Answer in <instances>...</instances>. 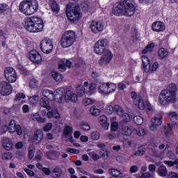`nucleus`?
<instances>
[{
	"instance_id": "obj_16",
	"label": "nucleus",
	"mask_w": 178,
	"mask_h": 178,
	"mask_svg": "<svg viewBox=\"0 0 178 178\" xmlns=\"http://www.w3.org/2000/svg\"><path fill=\"white\" fill-rule=\"evenodd\" d=\"M29 59L33 63H37L38 65L42 62V57H41V54L38 53L36 50H31L29 52Z\"/></svg>"
},
{
	"instance_id": "obj_5",
	"label": "nucleus",
	"mask_w": 178,
	"mask_h": 178,
	"mask_svg": "<svg viewBox=\"0 0 178 178\" xmlns=\"http://www.w3.org/2000/svg\"><path fill=\"white\" fill-rule=\"evenodd\" d=\"M38 10V1L37 0H25L19 4V11L26 16H31Z\"/></svg>"
},
{
	"instance_id": "obj_38",
	"label": "nucleus",
	"mask_w": 178,
	"mask_h": 178,
	"mask_svg": "<svg viewBox=\"0 0 178 178\" xmlns=\"http://www.w3.org/2000/svg\"><path fill=\"white\" fill-rule=\"evenodd\" d=\"M29 101L31 105H37V104H38V101H40V96L35 95L29 97Z\"/></svg>"
},
{
	"instance_id": "obj_1",
	"label": "nucleus",
	"mask_w": 178,
	"mask_h": 178,
	"mask_svg": "<svg viewBox=\"0 0 178 178\" xmlns=\"http://www.w3.org/2000/svg\"><path fill=\"white\" fill-rule=\"evenodd\" d=\"M106 47H108V40L106 39H100L95 44L94 52L97 55H102L99 60V66H108L113 58V54L111 50L106 49Z\"/></svg>"
},
{
	"instance_id": "obj_47",
	"label": "nucleus",
	"mask_w": 178,
	"mask_h": 178,
	"mask_svg": "<svg viewBox=\"0 0 178 178\" xmlns=\"http://www.w3.org/2000/svg\"><path fill=\"white\" fill-rule=\"evenodd\" d=\"M35 152V147L34 145H31L29 146V159H33L34 158V154Z\"/></svg>"
},
{
	"instance_id": "obj_3",
	"label": "nucleus",
	"mask_w": 178,
	"mask_h": 178,
	"mask_svg": "<svg viewBox=\"0 0 178 178\" xmlns=\"http://www.w3.org/2000/svg\"><path fill=\"white\" fill-rule=\"evenodd\" d=\"M177 86L175 83H170L168 89L163 90L160 95L159 102L161 105H168V104H175L177 99Z\"/></svg>"
},
{
	"instance_id": "obj_60",
	"label": "nucleus",
	"mask_w": 178,
	"mask_h": 178,
	"mask_svg": "<svg viewBox=\"0 0 178 178\" xmlns=\"http://www.w3.org/2000/svg\"><path fill=\"white\" fill-rule=\"evenodd\" d=\"M24 98H26V95L24 93H19L16 95L15 99V101H20V99H24Z\"/></svg>"
},
{
	"instance_id": "obj_44",
	"label": "nucleus",
	"mask_w": 178,
	"mask_h": 178,
	"mask_svg": "<svg viewBox=\"0 0 178 178\" xmlns=\"http://www.w3.org/2000/svg\"><path fill=\"white\" fill-rule=\"evenodd\" d=\"M9 10V6L6 3H0V15H5Z\"/></svg>"
},
{
	"instance_id": "obj_45",
	"label": "nucleus",
	"mask_w": 178,
	"mask_h": 178,
	"mask_svg": "<svg viewBox=\"0 0 178 178\" xmlns=\"http://www.w3.org/2000/svg\"><path fill=\"white\" fill-rule=\"evenodd\" d=\"M117 88L116 84L113 83H107V90L108 94H111V92H113Z\"/></svg>"
},
{
	"instance_id": "obj_36",
	"label": "nucleus",
	"mask_w": 178,
	"mask_h": 178,
	"mask_svg": "<svg viewBox=\"0 0 178 178\" xmlns=\"http://www.w3.org/2000/svg\"><path fill=\"white\" fill-rule=\"evenodd\" d=\"M13 158V154L10 152H3L1 154V159L3 161H10Z\"/></svg>"
},
{
	"instance_id": "obj_28",
	"label": "nucleus",
	"mask_w": 178,
	"mask_h": 178,
	"mask_svg": "<svg viewBox=\"0 0 178 178\" xmlns=\"http://www.w3.org/2000/svg\"><path fill=\"white\" fill-rule=\"evenodd\" d=\"M158 175L161 177H166L168 176V169L165 165H161L157 170Z\"/></svg>"
},
{
	"instance_id": "obj_2",
	"label": "nucleus",
	"mask_w": 178,
	"mask_h": 178,
	"mask_svg": "<svg viewBox=\"0 0 178 178\" xmlns=\"http://www.w3.org/2000/svg\"><path fill=\"white\" fill-rule=\"evenodd\" d=\"M134 12H136V7L133 0L121 1L113 8V13L115 16L131 17L134 15Z\"/></svg>"
},
{
	"instance_id": "obj_42",
	"label": "nucleus",
	"mask_w": 178,
	"mask_h": 178,
	"mask_svg": "<svg viewBox=\"0 0 178 178\" xmlns=\"http://www.w3.org/2000/svg\"><path fill=\"white\" fill-rule=\"evenodd\" d=\"M170 131H172V124H168L167 126L164 127L161 131V133L165 134V136H169Z\"/></svg>"
},
{
	"instance_id": "obj_19",
	"label": "nucleus",
	"mask_w": 178,
	"mask_h": 178,
	"mask_svg": "<svg viewBox=\"0 0 178 178\" xmlns=\"http://www.w3.org/2000/svg\"><path fill=\"white\" fill-rule=\"evenodd\" d=\"M3 148L6 151H11L13 149V142L9 138H4L2 140Z\"/></svg>"
},
{
	"instance_id": "obj_22",
	"label": "nucleus",
	"mask_w": 178,
	"mask_h": 178,
	"mask_svg": "<svg viewBox=\"0 0 178 178\" xmlns=\"http://www.w3.org/2000/svg\"><path fill=\"white\" fill-rule=\"evenodd\" d=\"M99 122L101 126H102V127H104L105 130H108V129H109V123H108L106 116L100 115L99 117Z\"/></svg>"
},
{
	"instance_id": "obj_29",
	"label": "nucleus",
	"mask_w": 178,
	"mask_h": 178,
	"mask_svg": "<svg viewBox=\"0 0 178 178\" xmlns=\"http://www.w3.org/2000/svg\"><path fill=\"white\" fill-rule=\"evenodd\" d=\"M158 55L160 59H165V58H168L169 56V51L165 48H161L158 51Z\"/></svg>"
},
{
	"instance_id": "obj_64",
	"label": "nucleus",
	"mask_w": 178,
	"mask_h": 178,
	"mask_svg": "<svg viewBox=\"0 0 178 178\" xmlns=\"http://www.w3.org/2000/svg\"><path fill=\"white\" fill-rule=\"evenodd\" d=\"M168 178H178V174L175 172H171L168 175Z\"/></svg>"
},
{
	"instance_id": "obj_33",
	"label": "nucleus",
	"mask_w": 178,
	"mask_h": 178,
	"mask_svg": "<svg viewBox=\"0 0 178 178\" xmlns=\"http://www.w3.org/2000/svg\"><path fill=\"white\" fill-rule=\"evenodd\" d=\"M32 119L34 122H38V123H45V118H41L40 113H36L32 115Z\"/></svg>"
},
{
	"instance_id": "obj_53",
	"label": "nucleus",
	"mask_w": 178,
	"mask_h": 178,
	"mask_svg": "<svg viewBox=\"0 0 178 178\" xmlns=\"http://www.w3.org/2000/svg\"><path fill=\"white\" fill-rule=\"evenodd\" d=\"M80 127L82 130H84V131H88L90 130V124L87 122H82L80 125Z\"/></svg>"
},
{
	"instance_id": "obj_50",
	"label": "nucleus",
	"mask_w": 178,
	"mask_h": 178,
	"mask_svg": "<svg viewBox=\"0 0 178 178\" xmlns=\"http://www.w3.org/2000/svg\"><path fill=\"white\" fill-rule=\"evenodd\" d=\"M131 38L134 42H136L138 40V32L137 30L134 29L131 32Z\"/></svg>"
},
{
	"instance_id": "obj_35",
	"label": "nucleus",
	"mask_w": 178,
	"mask_h": 178,
	"mask_svg": "<svg viewBox=\"0 0 178 178\" xmlns=\"http://www.w3.org/2000/svg\"><path fill=\"white\" fill-rule=\"evenodd\" d=\"M134 131V129L130 128V127H122V133L124 136H131V133Z\"/></svg>"
},
{
	"instance_id": "obj_6",
	"label": "nucleus",
	"mask_w": 178,
	"mask_h": 178,
	"mask_svg": "<svg viewBox=\"0 0 178 178\" xmlns=\"http://www.w3.org/2000/svg\"><path fill=\"white\" fill-rule=\"evenodd\" d=\"M65 95V88H57L54 92L48 90L44 89L42 91L43 97L47 98L49 101H56L58 104L63 103V95Z\"/></svg>"
},
{
	"instance_id": "obj_27",
	"label": "nucleus",
	"mask_w": 178,
	"mask_h": 178,
	"mask_svg": "<svg viewBox=\"0 0 178 178\" xmlns=\"http://www.w3.org/2000/svg\"><path fill=\"white\" fill-rule=\"evenodd\" d=\"M49 4L51 8L52 12L56 14L59 13V10H60L59 4H58V3L55 1V0H50Z\"/></svg>"
},
{
	"instance_id": "obj_17",
	"label": "nucleus",
	"mask_w": 178,
	"mask_h": 178,
	"mask_svg": "<svg viewBox=\"0 0 178 178\" xmlns=\"http://www.w3.org/2000/svg\"><path fill=\"white\" fill-rule=\"evenodd\" d=\"M152 29L153 31H156V33H161L162 31H165L166 26L165 25V23L161 21H157L152 24Z\"/></svg>"
},
{
	"instance_id": "obj_8",
	"label": "nucleus",
	"mask_w": 178,
	"mask_h": 178,
	"mask_svg": "<svg viewBox=\"0 0 178 178\" xmlns=\"http://www.w3.org/2000/svg\"><path fill=\"white\" fill-rule=\"evenodd\" d=\"M76 38H77L76 32L73 31H65L61 37V47L63 48H69V47H72V45L76 42Z\"/></svg>"
},
{
	"instance_id": "obj_24",
	"label": "nucleus",
	"mask_w": 178,
	"mask_h": 178,
	"mask_svg": "<svg viewBox=\"0 0 178 178\" xmlns=\"http://www.w3.org/2000/svg\"><path fill=\"white\" fill-rule=\"evenodd\" d=\"M142 62L144 72H145V73H148V65H149V58L146 55H143Z\"/></svg>"
},
{
	"instance_id": "obj_23",
	"label": "nucleus",
	"mask_w": 178,
	"mask_h": 178,
	"mask_svg": "<svg viewBox=\"0 0 178 178\" xmlns=\"http://www.w3.org/2000/svg\"><path fill=\"white\" fill-rule=\"evenodd\" d=\"M52 177L54 178H59L63 175V171L62 170V168L59 166H56L51 172Z\"/></svg>"
},
{
	"instance_id": "obj_13",
	"label": "nucleus",
	"mask_w": 178,
	"mask_h": 178,
	"mask_svg": "<svg viewBox=\"0 0 178 178\" xmlns=\"http://www.w3.org/2000/svg\"><path fill=\"white\" fill-rule=\"evenodd\" d=\"M90 28L92 33H95V34H98V33L104 31L105 24L101 22L92 21L90 25Z\"/></svg>"
},
{
	"instance_id": "obj_49",
	"label": "nucleus",
	"mask_w": 178,
	"mask_h": 178,
	"mask_svg": "<svg viewBox=\"0 0 178 178\" xmlns=\"http://www.w3.org/2000/svg\"><path fill=\"white\" fill-rule=\"evenodd\" d=\"M88 155L93 161H98V159L101 158V156L95 152H90L88 153Z\"/></svg>"
},
{
	"instance_id": "obj_52",
	"label": "nucleus",
	"mask_w": 178,
	"mask_h": 178,
	"mask_svg": "<svg viewBox=\"0 0 178 178\" xmlns=\"http://www.w3.org/2000/svg\"><path fill=\"white\" fill-rule=\"evenodd\" d=\"M90 137L92 140H99V137H101V135H99V132L93 131L91 133Z\"/></svg>"
},
{
	"instance_id": "obj_26",
	"label": "nucleus",
	"mask_w": 178,
	"mask_h": 178,
	"mask_svg": "<svg viewBox=\"0 0 178 178\" xmlns=\"http://www.w3.org/2000/svg\"><path fill=\"white\" fill-rule=\"evenodd\" d=\"M47 117L49 118V119H51V118H54L55 119H60V115L59 113H58V110L53 109L51 111H49L47 113Z\"/></svg>"
},
{
	"instance_id": "obj_54",
	"label": "nucleus",
	"mask_w": 178,
	"mask_h": 178,
	"mask_svg": "<svg viewBox=\"0 0 178 178\" xmlns=\"http://www.w3.org/2000/svg\"><path fill=\"white\" fill-rule=\"evenodd\" d=\"M82 104L84 106H88L92 104V100L90 98H85L83 99Z\"/></svg>"
},
{
	"instance_id": "obj_57",
	"label": "nucleus",
	"mask_w": 178,
	"mask_h": 178,
	"mask_svg": "<svg viewBox=\"0 0 178 178\" xmlns=\"http://www.w3.org/2000/svg\"><path fill=\"white\" fill-rule=\"evenodd\" d=\"M165 165H168V166H174V165H178V159H176L175 160V162L173 161H164Z\"/></svg>"
},
{
	"instance_id": "obj_56",
	"label": "nucleus",
	"mask_w": 178,
	"mask_h": 178,
	"mask_svg": "<svg viewBox=\"0 0 178 178\" xmlns=\"http://www.w3.org/2000/svg\"><path fill=\"white\" fill-rule=\"evenodd\" d=\"M141 95H137V92H131V98L134 100V104L136 102V101H138V98H140Z\"/></svg>"
},
{
	"instance_id": "obj_11",
	"label": "nucleus",
	"mask_w": 178,
	"mask_h": 178,
	"mask_svg": "<svg viewBox=\"0 0 178 178\" xmlns=\"http://www.w3.org/2000/svg\"><path fill=\"white\" fill-rule=\"evenodd\" d=\"M8 132L11 134L17 133V136H22L23 134V130L20 124H16L15 120H11L8 124Z\"/></svg>"
},
{
	"instance_id": "obj_10",
	"label": "nucleus",
	"mask_w": 178,
	"mask_h": 178,
	"mask_svg": "<svg viewBox=\"0 0 178 178\" xmlns=\"http://www.w3.org/2000/svg\"><path fill=\"white\" fill-rule=\"evenodd\" d=\"M4 76L9 83H15L17 80L16 70L10 67H7L4 70Z\"/></svg>"
},
{
	"instance_id": "obj_61",
	"label": "nucleus",
	"mask_w": 178,
	"mask_h": 178,
	"mask_svg": "<svg viewBox=\"0 0 178 178\" xmlns=\"http://www.w3.org/2000/svg\"><path fill=\"white\" fill-rule=\"evenodd\" d=\"M118 127H119V125H118V122H113L111 123V131H116V130H118Z\"/></svg>"
},
{
	"instance_id": "obj_14",
	"label": "nucleus",
	"mask_w": 178,
	"mask_h": 178,
	"mask_svg": "<svg viewBox=\"0 0 178 178\" xmlns=\"http://www.w3.org/2000/svg\"><path fill=\"white\" fill-rule=\"evenodd\" d=\"M63 134L65 138H66L65 141H70V143L74 142V139L73 138V127L70 125H65Z\"/></svg>"
},
{
	"instance_id": "obj_63",
	"label": "nucleus",
	"mask_w": 178,
	"mask_h": 178,
	"mask_svg": "<svg viewBox=\"0 0 178 178\" xmlns=\"http://www.w3.org/2000/svg\"><path fill=\"white\" fill-rule=\"evenodd\" d=\"M51 129L52 123H48L43 127L44 131H49V130H51Z\"/></svg>"
},
{
	"instance_id": "obj_7",
	"label": "nucleus",
	"mask_w": 178,
	"mask_h": 178,
	"mask_svg": "<svg viewBox=\"0 0 178 178\" xmlns=\"http://www.w3.org/2000/svg\"><path fill=\"white\" fill-rule=\"evenodd\" d=\"M66 15L71 23H77L81 19V10L80 6H73V3H68L66 7Z\"/></svg>"
},
{
	"instance_id": "obj_40",
	"label": "nucleus",
	"mask_w": 178,
	"mask_h": 178,
	"mask_svg": "<svg viewBox=\"0 0 178 178\" xmlns=\"http://www.w3.org/2000/svg\"><path fill=\"white\" fill-rule=\"evenodd\" d=\"M154 47H155L154 43L147 44L146 47L144 49H143L142 53L145 54H148V52H152V51L154 50Z\"/></svg>"
},
{
	"instance_id": "obj_51",
	"label": "nucleus",
	"mask_w": 178,
	"mask_h": 178,
	"mask_svg": "<svg viewBox=\"0 0 178 178\" xmlns=\"http://www.w3.org/2000/svg\"><path fill=\"white\" fill-rule=\"evenodd\" d=\"M114 112H116L118 115L122 116V115H123V108H122L119 105H115L114 106Z\"/></svg>"
},
{
	"instance_id": "obj_48",
	"label": "nucleus",
	"mask_w": 178,
	"mask_h": 178,
	"mask_svg": "<svg viewBox=\"0 0 178 178\" xmlns=\"http://www.w3.org/2000/svg\"><path fill=\"white\" fill-rule=\"evenodd\" d=\"M134 133L139 136H145V131L142 127L138 128L137 129H134Z\"/></svg>"
},
{
	"instance_id": "obj_31",
	"label": "nucleus",
	"mask_w": 178,
	"mask_h": 178,
	"mask_svg": "<svg viewBox=\"0 0 178 178\" xmlns=\"http://www.w3.org/2000/svg\"><path fill=\"white\" fill-rule=\"evenodd\" d=\"M158 69H159V63L158 62H154L153 64L149 65L148 73H155Z\"/></svg>"
},
{
	"instance_id": "obj_15",
	"label": "nucleus",
	"mask_w": 178,
	"mask_h": 178,
	"mask_svg": "<svg viewBox=\"0 0 178 178\" xmlns=\"http://www.w3.org/2000/svg\"><path fill=\"white\" fill-rule=\"evenodd\" d=\"M63 99H64L65 102H77L78 97L77 95L72 90H65Z\"/></svg>"
},
{
	"instance_id": "obj_12",
	"label": "nucleus",
	"mask_w": 178,
	"mask_h": 178,
	"mask_svg": "<svg viewBox=\"0 0 178 178\" xmlns=\"http://www.w3.org/2000/svg\"><path fill=\"white\" fill-rule=\"evenodd\" d=\"M0 94L1 95H10L12 94V86L6 81L0 83Z\"/></svg>"
},
{
	"instance_id": "obj_39",
	"label": "nucleus",
	"mask_w": 178,
	"mask_h": 178,
	"mask_svg": "<svg viewBox=\"0 0 178 178\" xmlns=\"http://www.w3.org/2000/svg\"><path fill=\"white\" fill-rule=\"evenodd\" d=\"M101 94L108 95V83H102L99 88Z\"/></svg>"
},
{
	"instance_id": "obj_62",
	"label": "nucleus",
	"mask_w": 178,
	"mask_h": 178,
	"mask_svg": "<svg viewBox=\"0 0 178 178\" xmlns=\"http://www.w3.org/2000/svg\"><path fill=\"white\" fill-rule=\"evenodd\" d=\"M122 119L124 120V122H126L127 123H128V122H130V115H129L128 113H124L122 114Z\"/></svg>"
},
{
	"instance_id": "obj_37",
	"label": "nucleus",
	"mask_w": 178,
	"mask_h": 178,
	"mask_svg": "<svg viewBox=\"0 0 178 178\" xmlns=\"http://www.w3.org/2000/svg\"><path fill=\"white\" fill-rule=\"evenodd\" d=\"M76 94H78V95L79 97H83V95H84V94H86V88H84V86L83 85L77 86Z\"/></svg>"
},
{
	"instance_id": "obj_25",
	"label": "nucleus",
	"mask_w": 178,
	"mask_h": 178,
	"mask_svg": "<svg viewBox=\"0 0 178 178\" xmlns=\"http://www.w3.org/2000/svg\"><path fill=\"white\" fill-rule=\"evenodd\" d=\"M168 119L175 126H178V115L175 112H171L168 115Z\"/></svg>"
},
{
	"instance_id": "obj_55",
	"label": "nucleus",
	"mask_w": 178,
	"mask_h": 178,
	"mask_svg": "<svg viewBox=\"0 0 178 178\" xmlns=\"http://www.w3.org/2000/svg\"><path fill=\"white\" fill-rule=\"evenodd\" d=\"M145 154V150L143 147H139L138 151L134 153V155L136 156H141Z\"/></svg>"
},
{
	"instance_id": "obj_21",
	"label": "nucleus",
	"mask_w": 178,
	"mask_h": 178,
	"mask_svg": "<svg viewBox=\"0 0 178 178\" xmlns=\"http://www.w3.org/2000/svg\"><path fill=\"white\" fill-rule=\"evenodd\" d=\"M108 173L111 176L115 178H124V175H123V172H120V170L115 168L108 169Z\"/></svg>"
},
{
	"instance_id": "obj_41",
	"label": "nucleus",
	"mask_w": 178,
	"mask_h": 178,
	"mask_svg": "<svg viewBox=\"0 0 178 178\" xmlns=\"http://www.w3.org/2000/svg\"><path fill=\"white\" fill-rule=\"evenodd\" d=\"M90 112L92 116H99V115H101V110H99V108H97L95 106L90 108Z\"/></svg>"
},
{
	"instance_id": "obj_30",
	"label": "nucleus",
	"mask_w": 178,
	"mask_h": 178,
	"mask_svg": "<svg viewBox=\"0 0 178 178\" xmlns=\"http://www.w3.org/2000/svg\"><path fill=\"white\" fill-rule=\"evenodd\" d=\"M134 104L141 111L145 109V103H144V99L141 97H138V100H135Z\"/></svg>"
},
{
	"instance_id": "obj_9",
	"label": "nucleus",
	"mask_w": 178,
	"mask_h": 178,
	"mask_svg": "<svg viewBox=\"0 0 178 178\" xmlns=\"http://www.w3.org/2000/svg\"><path fill=\"white\" fill-rule=\"evenodd\" d=\"M40 49L44 54H51L54 49V43L52 40L49 38H44L42 40L40 44Z\"/></svg>"
},
{
	"instance_id": "obj_58",
	"label": "nucleus",
	"mask_w": 178,
	"mask_h": 178,
	"mask_svg": "<svg viewBox=\"0 0 178 178\" xmlns=\"http://www.w3.org/2000/svg\"><path fill=\"white\" fill-rule=\"evenodd\" d=\"M29 86L31 88H35L36 87H38V81L35 79H32L30 81Z\"/></svg>"
},
{
	"instance_id": "obj_43",
	"label": "nucleus",
	"mask_w": 178,
	"mask_h": 178,
	"mask_svg": "<svg viewBox=\"0 0 178 178\" xmlns=\"http://www.w3.org/2000/svg\"><path fill=\"white\" fill-rule=\"evenodd\" d=\"M162 122H163V118H162V117H154L152 119V122L153 124H156V126H161Z\"/></svg>"
},
{
	"instance_id": "obj_32",
	"label": "nucleus",
	"mask_w": 178,
	"mask_h": 178,
	"mask_svg": "<svg viewBox=\"0 0 178 178\" xmlns=\"http://www.w3.org/2000/svg\"><path fill=\"white\" fill-rule=\"evenodd\" d=\"M40 106H42V108H45L46 109H47V111H50L51 109V106H49V102L45 98L40 99Z\"/></svg>"
},
{
	"instance_id": "obj_18",
	"label": "nucleus",
	"mask_w": 178,
	"mask_h": 178,
	"mask_svg": "<svg viewBox=\"0 0 178 178\" xmlns=\"http://www.w3.org/2000/svg\"><path fill=\"white\" fill-rule=\"evenodd\" d=\"M42 138H44V132L42 129H38L35 131L33 140L34 144H40L42 141Z\"/></svg>"
},
{
	"instance_id": "obj_34",
	"label": "nucleus",
	"mask_w": 178,
	"mask_h": 178,
	"mask_svg": "<svg viewBox=\"0 0 178 178\" xmlns=\"http://www.w3.org/2000/svg\"><path fill=\"white\" fill-rule=\"evenodd\" d=\"M51 76L55 81H62L63 80V75L55 71L51 72Z\"/></svg>"
},
{
	"instance_id": "obj_4",
	"label": "nucleus",
	"mask_w": 178,
	"mask_h": 178,
	"mask_svg": "<svg viewBox=\"0 0 178 178\" xmlns=\"http://www.w3.org/2000/svg\"><path fill=\"white\" fill-rule=\"evenodd\" d=\"M24 27L30 33H40L44 29V22L38 17H32L25 19Z\"/></svg>"
},
{
	"instance_id": "obj_46",
	"label": "nucleus",
	"mask_w": 178,
	"mask_h": 178,
	"mask_svg": "<svg viewBox=\"0 0 178 178\" xmlns=\"http://www.w3.org/2000/svg\"><path fill=\"white\" fill-rule=\"evenodd\" d=\"M134 121L136 123V124H138V126H140V124H143V123H144V119L143 118V117L140 115L134 116Z\"/></svg>"
},
{
	"instance_id": "obj_20",
	"label": "nucleus",
	"mask_w": 178,
	"mask_h": 178,
	"mask_svg": "<svg viewBox=\"0 0 178 178\" xmlns=\"http://www.w3.org/2000/svg\"><path fill=\"white\" fill-rule=\"evenodd\" d=\"M66 67H72V61L67 60L65 63L63 60L58 62V70L60 72H66Z\"/></svg>"
},
{
	"instance_id": "obj_59",
	"label": "nucleus",
	"mask_w": 178,
	"mask_h": 178,
	"mask_svg": "<svg viewBox=\"0 0 178 178\" xmlns=\"http://www.w3.org/2000/svg\"><path fill=\"white\" fill-rule=\"evenodd\" d=\"M114 111H115V107L112 106H107L106 108V113H107L108 115H112Z\"/></svg>"
}]
</instances>
